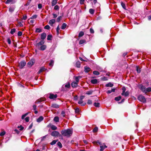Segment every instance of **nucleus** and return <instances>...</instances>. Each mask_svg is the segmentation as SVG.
I'll use <instances>...</instances> for the list:
<instances>
[{"label": "nucleus", "mask_w": 151, "mask_h": 151, "mask_svg": "<svg viewBox=\"0 0 151 151\" xmlns=\"http://www.w3.org/2000/svg\"><path fill=\"white\" fill-rule=\"evenodd\" d=\"M60 30V28L59 26H58L56 29V31L57 35H58L59 33V30Z\"/></svg>", "instance_id": "nucleus-49"}, {"label": "nucleus", "mask_w": 151, "mask_h": 151, "mask_svg": "<svg viewBox=\"0 0 151 151\" xmlns=\"http://www.w3.org/2000/svg\"><path fill=\"white\" fill-rule=\"evenodd\" d=\"M57 97V94L54 95L52 94H50L49 98L51 99H55Z\"/></svg>", "instance_id": "nucleus-7"}, {"label": "nucleus", "mask_w": 151, "mask_h": 151, "mask_svg": "<svg viewBox=\"0 0 151 151\" xmlns=\"http://www.w3.org/2000/svg\"><path fill=\"white\" fill-rule=\"evenodd\" d=\"M57 142V140H54L52 142H51L50 143V144L51 145H54L56 143V142Z\"/></svg>", "instance_id": "nucleus-47"}, {"label": "nucleus", "mask_w": 151, "mask_h": 151, "mask_svg": "<svg viewBox=\"0 0 151 151\" xmlns=\"http://www.w3.org/2000/svg\"><path fill=\"white\" fill-rule=\"evenodd\" d=\"M107 147L104 144L103 145H101L100 146V150L101 151H103V150L105 148H106Z\"/></svg>", "instance_id": "nucleus-9"}, {"label": "nucleus", "mask_w": 151, "mask_h": 151, "mask_svg": "<svg viewBox=\"0 0 151 151\" xmlns=\"http://www.w3.org/2000/svg\"><path fill=\"white\" fill-rule=\"evenodd\" d=\"M59 7L58 5H56L54 7V9L55 10H58L59 9Z\"/></svg>", "instance_id": "nucleus-45"}, {"label": "nucleus", "mask_w": 151, "mask_h": 151, "mask_svg": "<svg viewBox=\"0 0 151 151\" xmlns=\"http://www.w3.org/2000/svg\"><path fill=\"white\" fill-rule=\"evenodd\" d=\"M141 90L144 93H146V88L143 86H141L140 88Z\"/></svg>", "instance_id": "nucleus-8"}, {"label": "nucleus", "mask_w": 151, "mask_h": 151, "mask_svg": "<svg viewBox=\"0 0 151 151\" xmlns=\"http://www.w3.org/2000/svg\"><path fill=\"white\" fill-rule=\"evenodd\" d=\"M76 66L78 68H80V63L79 61H77L76 62Z\"/></svg>", "instance_id": "nucleus-31"}, {"label": "nucleus", "mask_w": 151, "mask_h": 151, "mask_svg": "<svg viewBox=\"0 0 151 151\" xmlns=\"http://www.w3.org/2000/svg\"><path fill=\"white\" fill-rule=\"evenodd\" d=\"M101 79L104 81H106L108 80L107 78L105 77H104L101 78Z\"/></svg>", "instance_id": "nucleus-53"}, {"label": "nucleus", "mask_w": 151, "mask_h": 151, "mask_svg": "<svg viewBox=\"0 0 151 151\" xmlns=\"http://www.w3.org/2000/svg\"><path fill=\"white\" fill-rule=\"evenodd\" d=\"M59 120V118L58 116H55L54 118V121L56 122H58Z\"/></svg>", "instance_id": "nucleus-23"}, {"label": "nucleus", "mask_w": 151, "mask_h": 151, "mask_svg": "<svg viewBox=\"0 0 151 151\" xmlns=\"http://www.w3.org/2000/svg\"><path fill=\"white\" fill-rule=\"evenodd\" d=\"M44 43V40H41L40 42L36 44V46L37 47H39L40 46H41L43 45V44Z\"/></svg>", "instance_id": "nucleus-6"}, {"label": "nucleus", "mask_w": 151, "mask_h": 151, "mask_svg": "<svg viewBox=\"0 0 151 151\" xmlns=\"http://www.w3.org/2000/svg\"><path fill=\"white\" fill-rule=\"evenodd\" d=\"M78 104H82L81 105L82 106H84L86 104V103H83V100H80L78 101Z\"/></svg>", "instance_id": "nucleus-17"}, {"label": "nucleus", "mask_w": 151, "mask_h": 151, "mask_svg": "<svg viewBox=\"0 0 151 151\" xmlns=\"http://www.w3.org/2000/svg\"><path fill=\"white\" fill-rule=\"evenodd\" d=\"M35 62V60L34 59H32L28 63L27 65L28 66L31 67L34 64Z\"/></svg>", "instance_id": "nucleus-5"}, {"label": "nucleus", "mask_w": 151, "mask_h": 151, "mask_svg": "<svg viewBox=\"0 0 151 151\" xmlns=\"http://www.w3.org/2000/svg\"><path fill=\"white\" fill-rule=\"evenodd\" d=\"M43 119V117L42 116H40L37 119V121L38 122H40L42 121Z\"/></svg>", "instance_id": "nucleus-18"}, {"label": "nucleus", "mask_w": 151, "mask_h": 151, "mask_svg": "<svg viewBox=\"0 0 151 151\" xmlns=\"http://www.w3.org/2000/svg\"><path fill=\"white\" fill-rule=\"evenodd\" d=\"M66 24L65 23H63L61 27V29H65L66 27Z\"/></svg>", "instance_id": "nucleus-30"}, {"label": "nucleus", "mask_w": 151, "mask_h": 151, "mask_svg": "<svg viewBox=\"0 0 151 151\" xmlns=\"http://www.w3.org/2000/svg\"><path fill=\"white\" fill-rule=\"evenodd\" d=\"M13 0H7L6 2L5 3L6 4H9V3L12 2Z\"/></svg>", "instance_id": "nucleus-52"}, {"label": "nucleus", "mask_w": 151, "mask_h": 151, "mask_svg": "<svg viewBox=\"0 0 151 151\" xmlns=\"http://www.w3.org/2000/svg\"><path fill=\"white\" fill-rule=\"evenodd\" d=\"M91 83L93 84H97L98 83V80L97 79H92L91 80Z\"/></svg>", "instance_id": "nucleus-13"}, {"label": "nucleus", "mask_w": 151, "mask_h": 151, "mask_svg": "<svg viewBox=\"0 0 151 151\" xmlns=\"http://www.w3.org/2000/svg\"><path fill=\"white\" fill-rule=\"evenodd\" d=\"M50 127L52 130H54L57 129V127L54 125H50Z\"/></svg>", "instance_id": "nucleus-19"}, {"label": "nucleus", "mask_w": 151, "mask_h": 151, "mask_svg": "<svg viewBox=\"0 0 151 151\" xmlns=\"http://www.w3.org/2000/svg\"><path fill=\"white\" fill-rule=\"evenodd\" d=\"M58 0H52V6H55L57 3Z\"/></svg>", "instance_id": "nucleus-20"}, {"label": "nucleus", "mask_w": 151, "mask_h": 151, "mask_svg": "<svg viewBox=\"0 0 151 151\" xmlns=\"http://www.w3.org/2000/svg\"><path fill=\"white\" fill-rule=\"evenodd\" d=\"M55 20L54 19H52L50 20L49 22V24L51 25L52 26V24L55 22Z\"/></svg>", "instance_id": "nucleus-15"}, {"label": "nucleus", "mask_w": 151, "mask_h": 151, "mask_svg": "<svg viewBox=\"0 0 151 151\" xmlns=\"http://www.w3.org/2000/svg\"><path fill=\"white\" fill-rule=\"evenodd\" d=\"M31 1V0H29L27 2V3L26 4V6H27L29 5L30 4V2Z\"/></svg>", "instance_id": "nucleus-60"}, {"label": "nucleus", "mask_w": 151, "mask_h": 151, "mask_svg": "<svg viewBox=\"0 0 151 151\" xmlns=\"http://www.w3.org/2000/svg\"><path fill=\"white\" fill-rule=\"evenodd\" d=\"M14 131L16 133H17V134H19V131L17 129H14Z\"/></svg>", "instance_id": "nucleus-61"}, {"label": "nucleus", "mask_w": 151, "mask_h": 151, "mask_svg": "<svg viewBox=\"0 0 151 151\" xmlns=\"http://www.w3.org/2000/svg\"><path fill=\"white\" fill-rule=\"evenodd\" d=\"M17 128H18L19 129V130L20 131L22 130H23V129H24L23 127H22L21 126H18Z\"/></svg>", "instance_id": "nucleus-48"}, {"label": "nucleus", "mask_w": 151, "mask_h": 151, "mask_svg": "<svg viewBox=\"0 0 151 151\" xmlns=\"http://www.w3.org/2000/svg\"><path fill=\"white\" fill-rule=\"evenodd\" d=\"M93 92V91L92 90L89 91H87L86 92V94H87V95H90Z\"/></svg>", "instance_id": "nucleus-38"}, {"label": "nucleus", "mask_w": 151, "mask_h": 151, "mask_svg": "<svg viewBox=\"0 0 151 151\" xmlns=\"http://www.w3.org/2000/svg\"><path fill=\"white\" fill-rule=\"evenodd\" d=\"M93 105L96 107H99L100 106V103H94Z\"/></svg>", "instance_id": "nucleus-29"}, {"label": "nucleus", "mask_w": 151, "mask_h": 151, "mask_svg": "<svg viewBox=\"0 0 151 151\" xmlns=\"http://www.w3.org/2000/svg\"><path fill=\"white\" fill-rule=\"evenodd\" d=\"M65 87L68 88H69L70 87V83L68 82L66 84L65 86Z\"/></svg>", "instance_id": "nucleus-32"}, {"label": "nucleus", "mask_w": 151, "mask_h": 151, "mask_svg": "<svg viewBox=\"0 0 151 151\" xmlns=\"http://www.w3.org/2000/svg\"><path fill=\"white\" fill-rule=\"evenodd\" d=\"M121 5L123 9H126L125 5L124 3L122 2L121 3Z\"/></svg>", "instance_id": "nucleus-39"}, {"label": "nucleus", "mask_w": 151, "mask_h": 151, "mask_svg": "<svg viewBox=\"0 0 151 151\" xmlns=\"http://www.w3.org/2000/svg\"><path fill=\"white\" fill-rule=\"evenodd\" d=\"M85 0H80V3L81 4H84Z\"/></svg>", "instance_id": "nucleus-58"}, {"label": "nucleus", "mask_w": 151, "mask_h": 151, "mask_svg": "<svg viewBox=\"0 0 151 151\" xmlns=\"http://www.w3.org/2000/svg\"><path fill=\"white\" fill-rule=\"evenodd\" d=\"M46 37V35L45 33H43L41 35V38L42 40H44Z\"/></svg>", "instance_id": "nucleus-14"}, {"label": "nucleus", "mask_w": 151, "mask_h": 151, "mask_svg": "<svg viewBox=\"0 0 151 151\" xmlns=\"http://www.w3.org/2000/svg\"><path fill=\"white\" fill-rule=\"evenodd\" d=\"M51 135L52 136L55 137H60L61 136L60 133L57 131H53L52 132L51 134Z\"/></svg>", "instance_id": "nucleus-3"}, {"label": "nucleus", "mask_w": 151, "mask_h": 151, "mask_svg": "<svg viewBox=\"0 0 151 151\" xmlns=\"http://www.w3.org/2000/svg\"><path fill=\"white\" fill-rule=\"evenodd\" d=\"M79 111H80L79 109L78 108H76L75 109V112L76 113H79Z\"/></svg>", "instance_id": "nucleus-46"}, {"label": "nucleus", "mask_w": 151, "mask_h": 151, "mask_svg": "<svg viewBox=\"0 0 151 151\" xmlns=\"http://www.w3.org/2000/svg\"><path fill=\"white\" fill-rule=\"evenodd\" d=\"M52 106L55 108H58L59 107V106L56 104H53L52 105Z\"/></svg>", "instance_id": "nucleus-25"}, {"label": "nucleus", "mask_w": 151, "mask_h": 151, "mask_svg": "<svg viewBox=\"0 0 151 151\" xmlns=\"http://www.w3.org/2000/svg\"><path fill=\"white\" fill-rule=\"evenodd\" d=\"M98 130V128L97 127H96L95 128H94L93 130V132H97Z\"/></svg>", "instance_id": "nucleus-44"}, {"label": "nucleus", "mask_w": 151, "mask_h": 151, "mask_svg": "<svg viewBox=\"0 0 151 151\" xmlns=\"http://www.w3.org/2000/svg\"><path fill=\"white\" fill-rule=\"evenodd\" d=\"M16 31V29L14 28H13L11 30V32H10V33L11 34L13 35L14 33Z\"/></svg>", "instance_id": "nucleus-34"}, {"label": "nucleus", "mask_w": 151, "mask_h": 151, "mask_svg": "<svg viewBox=\"0 0 151 151\" xmlns=\"http://www.w3.org/2000/svg\"><path fill=\"white\" fill-rule=\"evenodd\" d=\"M86 42V40H81L79 42L80 45H81L84 43Z\"/></svg>", "instance_id": "nucleus-26"}, {"label": "nucleus", "mask_w": 151, "mask_h": 151, "mask_svg": "<svg viewBox=\"0 0 151 151\" xmlns=\"http://www.w3.org/2000/svg\"><path fill=\"white\" fill-rule=\"evenodd\" d=\"M91 70V68L87 66L84 67V71L86 73H88Z\"/></svg>", "instance_id": "nucleus-12"}, {"label": "nucleus", "mask_w": 151, "mask_h": 151, "mask_svg": "<svg viewBox=\"0 0 151 151\" xmlns=\"http://www.w3.org/2000/svg\"><path fill=\"white\" fill-rule=\"evenodd\" d=\"M138 99L139 100L143 103H145L146 102V100L145 97L142 95H140L139 96Z\"/></svg>", "instance_id": "nucleus-2"}, {"label": "nucleus", "mask_w": 151, "mask_h": 151, "mask_svg": "<svg viewBox=\"0 0 151 151\" xmlns=\"http://www.w3.org/2000/svg\"><path fill=\"white\" fill-rule=\"evenodd\" d=\"M122 97L121 96H119L118 97H116L115 98V100L116 101H118L120 100L121 99Z\"/></svg>", "instance_id": "nucleus-27"}, {"label": "nucleus", "mask_w": 151, "mask_h": 151, "mask_svg": "<svg viewBox=\"0 0 151 151\" xmlns=\"http://www.w3.org/2000/svg\"><path fill=\"white\" fill-rule=\"evenodd\" d=\"M5 134V132L4 131H3L0 134V136H4Z\"/></svg>", "instance_id": "nucleus-56"}, {"label": "nucleus", "mask_w": 151, "mask_h": 151, "mask_svg": "<svg viewBox=\"0 0 151 151\" xmlns=\"http://www.w3.org/2000/svg\"><path fill=\"white\" fill-rule=\"evenodd\" d=\"M71 85L73 88H75L78 86V83H77V82H73L71 83Z\"/></svg>", "instance_id": "nucleus-11"}, {"label": "nucleus", "mask_w": 151, "mask_h": 151, "mask_svg": "<svg viewBox=\"0 0 151 151\" xmlns=\"http://www.w3.org/2000/svg\"><path fill=\"white\" fill-rule=\"evenodd\" d=\"M61 16H59L58 17L57 19V22H59L60 21L61 19Z\"/></svg>", "instance_id": "nucleus-51"}, {"label": "nucleus", "mask_w": 151, "mask_h": 151, "mask_svg": "<svg viewBox=\"0 0 151 151\" xmlns=\"http://www.w3.org/2000/svg\"><path fill=\"white\" fill-rule=\"evenodd\" d=\"M22 35V32L20 31H19L18 33V35L19 36H21Z\"/></svg>", "instance_id": "nucleus-62"}, {"label": "nucleus", "mask_w": 151, "mask_h": 151, "mask_svg": "<svg viewBox=\"0 0 151 151\" xmlns=\"http://www.w3.org/2000/svg\"><path fill=\"white\" fill-rule=\"evenodd\" d=\"M26 63L24 61L20 62L19 64L18 67L20 68H22L26 65Z\"/></svg>", "instance_id": "nucleus-4"}, {"label": "nucleus", "mask_w": 151, "mask_h": 151, "mask_svg": "<svg viewBox=\"0 0 151 151\" xmlns=\"http://www.w3.org/2000/svg\"><path fill=\"white\" fill-rule=\"evenodd\" d=\"M54 61L53 60H51L50 62L49 63V65L52 66L54 64Z\"/></svg>", "instance_id": "nucleus-42"}, {"label": "nucleus", "mask_w": 151, "mask_h": 151, "mask_svg": "<svg viewBox=\"0 0 151 151\" xmlns=\"http://www.w3.org/2000/svg\"><path fill=\"white\" fill-rule=\"evenodd\" d=\"M87 103L88 104H91L92 103V101L90 100H88Z\"/></svg>", "instance_id": "nucleus-50"}, {"label": "nucleus", "mask_w": 151, "mask_h": 151, "mask_svg": "<svg viewBox=\"0 0 151 151\" xmlns=\"http://www.w3.org/2000/svg\"><path fill=\"white\" fill-rule=\"evenodd\" d=\"M52 35H48L47 36V39L48 40H51Z\"/></svg>", "instance_id": "nucleus-43"}, {"label": "nucleus", "mask_w": 151, "mask_h": 151, "mask_svg": "<svg viewBox=\"0 0 151 151\" xmlns=\"http://www.w3.org/2000/svg\"><path fill=\"white\" fill-rule=\"evenodd\" d=\"M121 95L122 96H124L125 97H127L129 96V91H127L126 92H122Z\"/></svg>", "instance_id": "nucleus-10"}, {"label": "nucleus", "mask_w": 151, "mask_h": 151, "mask_svg": "<svg viewBox=\"0 0 151 151\" xmlns=\"http://www.w3.org/2000/svg\"><path fill=\"white\" fill-rule=\"evenodd\" d=\"M42 31L41 29L40 28H37L36 30V32H40Z\"/></svg>", "instance_id": "nucleus-41"}, {"label": "nucleus", "mask_w": 151, "mask_h": 151, "mask_svg": "<svg viewBox=\"0 0 151 151\" xmlns=\"http://www.w3.org/2000/svg\"><path fill=\"white\" fill-rule=\"evenodd\" d=\"M150 91H151V87H148L146 88V93Z\"/></svg>", "instance_id": "nucleus-35"}, {"label": "nucleus", "mask_w": 151, "mask_h": 151, "mask_svg": "<svg viewBox=\"0 0 151 151\" xmlns=\"http://www.w3.org/2000/svg\"><path fill=\"white\" fill-rule=\"evenodd\" d=\"M7 42L9 44H11V40L9 38H8L7 39Z\"/></svg>", "instance_id": "nucleus-57"}, {"label": "nucleus", "mask_w": 151, "mask_h": 151, "mask_svg": "<svg viewBox=\"0 0 151 151\" xmlns=\"http://www.w3.org/2000/svg\"><path fill=\"white\" fill-rule=\"evenodd\" d=\"M29 117H27L25 119V120L26 122H28L29 121Z\"/></svg>", "instance_id": "nucleus-64"}, {"label": "nucleus", "mask_w": 151, "mask_h": 151, "mask_svg": "<svg viewBox=\"0 0 151 151\" xmlns=\"http://www.w3.org/2000/svg\"><path fill=\"white\" fill-rule=\"evenodd\" d=\"M14 9V8L13 6H10L9 8V11L11 12H13Z\"/></svg>", "instance_id": "nucleus-21"}, {"label": "nucleus", "mask_w": 151, "mask_h": 151, "mask_svg": "<svg viewBox=\"0 0 151 151\" xmlns=\"http://www.w3.org/2000/svg\"><path fill=\"white\" fill-rule=\"evenodd\" d=\"M45 70V69L43 67H41L39 70L38 71L39 73H40L42 72L43 71Z\"/></svg>", "instance_id": "nucleus-24"}, {"label": "nucleus", "mask_w": 151, "mask_h": 151, "mask_svg": "<svg viewBox=\"0 0 151 151\" xmlns=\"http://www.w3.org/2000/svg\"><path fill=\"white\" fill-rule=\"evenodd\" d=\"M84 34V32H83L81 31L79 34L78 36L79 37H81Z\"/></svg>", "instance_id": "nucleus-36"}, {"label": "nucleus", "mask_w": 151, "mask_h": 151, "mask_svg": "<svg viewBox=\"0 0 151 151\" xmlns=\"http://www.w3.org/2000/svg\"><path fill=\"white\" fill-rule=\"evenodd\" d=\"M37 17V15H34L32 16L31 18V19H35Z\"/></svg>", "instance_id": "nucleus-63"}, {"label": "nucleus", "mask_w": 151, "mask_h": 151, "mask_svg": "<svg viewBox=\"0 0 151 151\" xmlns=\"http://www.w3.org/2000/svg\"><path fill=\"white\" fill-rule=\"evenodd\" d=\"M28 114V113H27L24 115H23L22 117V119H23Z\"/></svg>", "instance_id": "nucleus-54"}, {"label": "nucleus", "mask_w": 151, "mask_h": 151, "mask_svg": "<svg viewBox=\"0 0 151 151\" xmlns=\"http://www.w3.org/2000/svg\"><path fill=\"white\" fill-rule=\"evenodd\" d=\"M113 86V84L110 83H109L105 85V86L106 87H112Z\"/></svg>", "instance_id": "nucleus-22"}, {"label": "nucleus", "mask_w": 151, "mask_h": 151, "mask_svg": "<svg viewBox=\"0 0 151 151\" xmlns=\"http://www.w3.org/2000/svg\"><path fill=\"white\" fill-rule=\"evenodd\" d=\"M44 28L45 29H49L50 28V27L48 25L45 26Z\"/></svg>", "instance_id": "nucleus-55"}, {"label": "nucleus", "mask_w": 151, "mask_h": 151, "mask_svg": "<svg viewBox=\"0 0 151 151\" xmlns=\"http://www.w3.org/2000/svg\"><path fill=\"white\" fill-rule=\"evenodd\" d=\"M95 11L92 9H90L89 10V12L91 14H93L94 13Z\"/></svg>", "instance_id": "nucleus-28"}, {"label": "nucleus", "mask_w": 151, "mask_h": 151, "mask_svg": "<svg viewBox=\"0 0 151 151\" xmlns=\"http://www.w3.org/2000/svg\"><path fill=\"white\" fill-rule=\"evenodd\" d=\"M46 48V46L45 45H43L41 46L40 48V49L42 50H45Z\"/></svg>", "instance_id": "nucleus-16"}, {"label": "nucleus", "mask_w": 151, "mask_h": 151, "mask_svg": "<svg viewBox=\"0 0 151 151\" xmlns=\"http://www.w3.org/2000/svg\"><path fill=\"white\" fill-rule=\"evenodd\" d=\"M18 26L20 27H22L23 26V25L21 22H19L18 23Z\"/></svg>", "instance_id": "nucleus-59"}, {"label": "nucleus", "mask_w": 151, "mask_h": 151, "mask_svg": "<svg viewBox=\"0 0 151 151\" xmlns=\"http://www.w3.org/2000/svg\"><path fill=\"white\" fill-rule=\"evenodd\" d=\"M57 145L60 148H61L62 147V145L60 142H58L57 143Z\"/></svg>", "instance_id": "nucleus-40"}, {"label": "nucleus", "mask_w": 151, "mask_h": 151, "mask_svg": "<svg viewBox=\"0 0 151 151\" xmlns=\"http://www.w3.org/2000/svg\"><path fill=\"white\" fill-rule=\"evenodd\" d=\"M93 73L94 75H99L100 74L99 73L98 71H93Z\"/></svg>", "instance_id": "nucleus-33"}, {"label": "nucleus", "mask_w": 151, "mask_h": 151, "mask_svg": "<svg viewBox=\"0 0 151 151\" xmlns=\"http://www.w3.org/2000/svg\"><path fill=\"white\" fill-rule=\"evenodd\" d=\"M136 70L138 73H140L141 71L140 69L139 68V67L138 66H136Z\"/></svg>", "instance_id": "nucleus-37"}, {"label": "nucleus", "mask_w": 151, "mask_h": 151, "mask_svg": "<svg viewBox=\"0 0 151 151\" xmlns=\"http://www.w3.org/2000/svg\"><path fill=\"white\" fill-rule=\"evenodd\" d=\"M61 133L62 135L67 137H70L73 133V130L71 129H67L62 130Z\"/></svg>", "instance_id": "nucleus-1"}]
</instances>
